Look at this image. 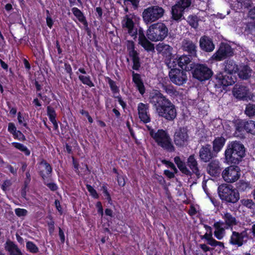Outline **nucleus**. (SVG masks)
Listing matches in <instances>:
<instances>
[{"label":"nucleus","mask_w":255,"mask_h":255,"mask_svg":"<svg viewBox=\"0 0 255 255\" xmlns=\"http://www.w3.org/2000/svg\"><path fill=\"white\" fill-rule=\"evenodd\" d=\"M64 69L66 73L71 78V76L73 75L72 69L71 65L67 61L64 63Z\"/></svg>","instance_id":"6e6d98bb"},{"label":"nucleus","mask_w":255,"mask_h":255,"mask_svg":"<svg viewBox=\"0 0 255 255\" xmlns=\"http://www.w3.org/2000/svg\"><path fill=\"white\" fill-rule=\"evenodd\" d=\"M14 134L15 135H13L14 139H18L21 141H24L26 140L25 135L20 130H18Z\"/></svg>","instance_id":"13d9d810"},{"label":"nucleus","mask_w":255,"mask_h":255,"mask_svg":"<svg viewBox=\"0 0 255 255\" xmlns=\"http://www.w3.org/2000/svg\"><path fill=\"white\" fill-rule=\"evenodd\" d=\"M113 97L115 99H117L119 103V104L122 106V108L125 110L127 107V104L126 102L124 101V100L122 99V96L119 94L116 96H113Z\"/></svg>","instance_id":"680f3d73"},{"label":"nucleus","mask_w":255,"mask_h":255,"mask_svg":"<svg viewBox=\"0 0 255 255\" xmlns=\"http://www.w3.org/2000/svg\"><path fill=\"white\" fill-rule=\"evenodd\" d=\"M40 164L41 166L39 167L38 172L42 180H45L51 177L52 168L50 164L45 160L41 161Z\"/></svg>","instance_id":"b1692460"},{"label":"nucleus","mask_w":255,"mask_h":255,"mask_svg":"<svg viewBox=\"0 0 255 255\" xmlns=\"http://www.w3.org/2000/svg\"><path fill=\"white\" fill-rule=\"evenodd\" d=\"M199 18L196 15H190L188 16L187 22L193 28H196L198 26Z\"/></svg>","instance_id":"c03bdc74"},{"label":"nucleus","mask_w":255,"mask_h":255,"mask_svg":"<svg viewBox=\"0 0 255 255\" xmlns=\"http://www.w3.org/2000/svg\"><path fill=\"white\" fill-rule=\"evenodd\" d=\"M222 218L224 220V224L226 225V229H232L234 226H237L238 224V221L235 217H234L231 213L226 212L222 215Z\"/></svg>","instance_id":"bb28decb"},{"label":"nucleus","mask_w":255,"mask_h":255,"mask_svg":"<svg viewBox=\"0 0 255 255\" xmlns=\"http://www.w3.org/2000/svg\"><path fill=\"white\" fill-rule=\"evenodd\" d=\"M200 46L202 50L206 52H211L215 48L212 40L206 36L202 37L200 40Z\"/></svg>","instance_id":"c756f323"},{"label":"nucleus","mask_w":255,"mask_h":255,"mask_svg":"<svg viewBox=\"0 0 255 255\" xmlns=\"http://www.w3.org/2000/svg\"><path fill=\"white\" fill-rule=\"evenodd\" d=\"M49 179H45V180H43V183L51 191L55 192L57 191L58 189V185L53 182H48L49 181H51L52 179L49 178Z\"/></svg>","instance_id":"49530a36"},{"label":"nucleus","mask_w":255,"mask_h":255,"mask_svg":"<svg viewBox=\"0 0 255 255\" xmlns=\"http://www.w3.org/2000/svg\"><path fill=\"white\" fill-rule=\"evenodd\" d=\"M192 0H178L172 6L171 14L173 20L178 21L183 17L184 13L191 6Z\"/></svg>","instance_id":"9b49d317"},{"label":"nucleus","mask_w":255,"mask_h":255,"mask_svg":"<svg viewBox=\"0 0 255 255\" xmlns=\"http://www.w3.org/2000/svg\"><path fill=\"white\" fill-rule=\"evenodd\" d=\"M132 81L135 85L137 90L141 95H143L145 92V88L141 78L140 75L134 73V71H132Z\"/></svg>","instance_id":"cd10ccee"},{"label":"nucleus","mask_w":255,"mask_h":255,"mask_svg":"<svg viewBox=\"0 0 255 255\" xmlns=\"http://www.w3.org/2000/svg\"><path fill=\"white\" fill-rule=\"evenodd\" d=\"M165 12L164 9L158 5H152L144 9L142 16L144 22L150 24L161 18Z\"/></svg>","instance_id":"1a4fd4ad"},{"label":"nucleus","mask_w":255,"mask_h":255,"mask_svg":"<svg viewBox=\"0 0 255 255\" xmlns=\"http://www.w3.org/2000/svg\"><path fill=\"white\" fill-rule=\"evenodd\" d=\"M149 108V106L147 104L139 103L137 105V112L139 119L141 122L145 124L151 121Z\"/></svg>","instance_id":"6ab92c4d"},{"label":"nucleus","mask_w":255,"mask_h":255,"mask_svg":"<svg viewBox=\"0 0 255 255\" xmlns=\"http://www.w3.org/2000/svg\"><path fill=\"white\" fill-rule=\"evenodd\" d=\"M121 174L116 176V177H117L116 178H117V180L118 185L120 186L124 187L126 185L125 178L126 177V176H125L123 174V171L122 170H121Z\"/></svg>","instance_id":"864d4df0"},{"label":"nucleus","mask_w":255,"mask_h":255,"mask_svg":"<svg viewBox=\"0 0 255 255\" xmlns=\"http://www.w3.org/2000/svg\"><path fill=\"white\" fill-rule=\"evenodd\" d=\"M11 145L16 149L22 152L25 156H29L30 154V150L22 143L13 142L11 143Z\"/></svg>","instance_id":"a19ab883"},{"label":"nucleus","mask_w":255,"mask_h":255,"mask_svg":"<svg viewBox=\"0 0 255 255\" xmlns=\"http://www.w3.org/2000/svg\"><path fill=\"white\" fill-rule=\"evenodd\" d=\"M182 48L183 51L188 53L191 58L197 57V46L196 43L190 39H185L182 43Z\"/></svg>","instance_id":"aec40b11"},{"label":"nucleus","mask_w":255,"mask_h":255,"mask_svg":"<svg viewBox=\"0 0 255 255\" xmlns=\"http://www.w3.org/2000/svg\"><path fill=\"white\" fill-rule=\"evenodd\" d=\"M7 130L9 132L12 134V135H15V133L18 130L16 129V128L13 123H9L8 124V128Z\"/></svg>","instance_id":"0e129e2a"},{"label":"nucleus","mask_w":255,"mask_h":255,"mask_svg":"<svg viewBox=\"0 0 255 255\" xmlns=\"http://www.w3.org/2000/svg\"><path fill=\"white\" fill-rule=\"evenodd\" d=\"M218 193L223 202L235 204L240 199V194L231 184H222L218 188Z\"/></svg>","instance_id":"20e7f679"},{"label":"nucleus","mask_w":255,"mask_h":255,"mask_svg":"<svg viewBox=\"0 0 255 255\" xmlns=\"http://www.w3.org/2000/svg\"><path fill=\"white\" fill-rule=\"evenodd\" d=\"M157 145L168 152H174L175 147L168 131L163 129H158L152 137Z\"/></svg>","instance_id":"39448f33"},{"label":"nucleus","mask_w":255,"mask_h":255,"mask_svg":"<svg viewBox=\"0 0 255 255\" xmlns=\"http://www.w3.org/2000/svg\"><path fill=\"white\" fill-rule=\"evenodd\" d=\"M233 93L237 99L243 100L250 99L249 89L246 86L236 84L233 88Z\"/></svg>","instance_id":"412c9836"},{"label":"nucleus","mask_w":255,"mask_h":255,"mask_svg":"<svg viewBox=\"0 0 255 255\" xmlns=\"http://www.w3.org/2000/svg\"><path fill=\"white\" fill-rule=\"evenodd\" d=\"M79 80L84 85H87L88 87L91 88L95 86L94 83L92 82L91 78L90 76H84L83 75H80L78 76Z\"/></svg>","instance_id":"37998d69"},{"label":"nucleus","mask_w":255,"mask_h":255,"mask_svg":"<svg viewBox=\"0 0 255 255\" xmlns=\"http://www.w3.org/2000/svg\"><path fill=\"white\" fill-rule=\"evenodd\" d=\"M4 248L5 250L9 253V255H23L18 246L10 240H7L6 241Z\"/></svg>","instance_id":"c85d7f7f"},{"label":"nucleus","mask_w":255,"mask_h":255,"mask_svg":"<svg viewBox=\"0 0 255 255\" xmlns=\"http://www.w3.org/2000/svg\"><path fill=\"white\" fill-rule=\"evenodd\" d=\"M148 38L138 42V44L141 45L145 51L148 52H155V47L154 44L150 42Z\"/></svg>","instance_id":"e433bc0d"},{"label":"nucleus","mask_w":255,"mask_h":255,"mask_svg":"<svg viewBox=\"0 0 255 255\" xmlns=\"http://www.w3.org/2000/svg\"><path fill=\"white\" fill-rule=\"evenodd\" d=\"M133 15L130 17L128 15H126L122 21V27L126 28L128 30V34L132 37L134 39L137 37L138 34V42L147 39L145 36L144 31L141 27H139L138 29L135 27V23L133 20Z\"/></svg>","instance_id":"6e6552de"},{"label":"nucleus","mask_w":255,"mask_h":255,"mask_svg":"<svg viewBox=\"0 0 255 255\" xmlns=\"http://www.w3.org/2000/svg\"><path fill=\"white\" fill-rule=\"evenodd\" d=\"M71 10L74 15L78 19L79 22L86 18L83 12L78 8L74 7L72 8Z\"/></svg>","instance_id":"a18cd8bd"},{"label":"nucleus","mask_w":255,"mask_h":255,"mask_svg":"<svg viewBox=\"0 0 255 255\" xmlns=\"http://www.w3.org/2000/svg\"><path fill=\"white\" fill-rule=\"evenodd\" d=\"M200 237L202 240H206L207 244L210 246L214 240L213 238V232H206L204 235L200 236Z\"/></svg>","instance_id":"3c124183"},{"label":"nucleus","mask_w":255,"mask_h":255,"mask_svg":"<svg viewBox=\"0 0 255 255\" xmlns=\"http://www.w3.org/2000/svg\"><path fill=\"white\" fill-rule=\"evenodd\" d=\"M174 161L179 170L183 174L187 176H191L193 173L197 176L200 175L198 163L194 154H191L187 158V165L185 162L178 156L174 158Z\"/></svg>","instance_id":"7ed1b4c3"},{"label":"nucleus","mask_w":255,"mask_h":255,"mask_svg":"<svg viewBox=\"0 0 255 255\" xmlns=\"http://www.w3.org/2000/svg\"><path fill=\"white\" fill-rule=\"evenodd\" d=\"M208 173L212 176H216L220 173V167L218 164L211 162L207 167Z\"/></svg>","instance_id":"c9c22d12"},{"label":"nucleus","mask_w":255,"mask_h":255,"mask_svg":"<svg viewBox=\"0 0 255 255\" xmlns=\"http://www.w3.org/2000/svg\"><path fill=\"white\" fill-rule=\"evenodd\" d=\"M217 156L209 143L202 145L199 151V157L201 162L207 163Z\"/></svg>","instance_id":"dca6fc26"},{"label":"nucleus","mask_w":255,"mask_h":255,"mask_svg":"<svg viewBox=\"0 0 255 255\" xmlns=\"http://www.w3.org/2000/svg\"><path fill=\"white\" fill-rule=\"evenodd\" d=\"M50 220V222H47V225L48 227V231L50 235L53 234L55 230V222L53 220V218L50 216L49 217Z\"/></svg>","instance_id":"5fc2aeb1"},{"label":"nucleus","mask_w":255,"mask_h":255,"mask_svg":"<svg viewBox=\"0 0 255 255\" xmlns=\"http://www.w3.org/2000/svg\"><path fill=\"white\" fill-rule=\"evenodd\" d=\"M178 55L176 56L172 54V56L166 58L165 62L168 68L172 69L178 65Z\"/></svg>","instance_id":"4c0bfd02"},{"label":"nucleus","mask_w":255,"mask_h":255,"mask_svg":"<svg viewBox=\"0 0 255 255\" xmlns=\"http://www.w3.org/2000/svg\"><path fill=\"white\" fill-rule=\"evenodd\" d=\"M186 72L178 68L171 69L168 74L170 81L176 85H183L188 79Z\"/></svg>","instance_id":"4468645a"},{"label":"nucleus","mask_w":255,"mask_h":255,"mask_svg":"<svg viewBox=\"0 0 255 255\" xmlns=\"http://www.w3.org/2000/svg\"><path fill=\"white\" fill-rule=\"evenodd\" d=\"M193 58H191L189 55H183L178 57V66L180 67L182 70L185 71H192L194 64L196 63L192 62V60Z\"/></svg>","instance_id":"5701e85b"},{"label":"nucleus","mask_w":255,"mask_h":255,"mask_svg":"<svg viewBox=\"0 0 255 255\" xmlns=\"http://www.w3.org/2000/svg\"><path fill=\"white\" fill-rule=\"evenodd\" d=\"M252 74V69L247 65L241 67V69L238 71L239 78L243 80H247Z\"/></svg>","instance_id":"f704fd0d"},{"label":"nucleus","mask_w":255,"mask_h":255,"mask_svg":"<svg viewBox=\"0 0 255 255\" xmlns=\"http://www.w3.org/2000/svg\"><path fill=\"white\" fill-rule=\"evenodd\" d=\"M245 147L239 141H232L227 145L225 151V159L228 164L237 165L245 156Z\"/></svg>","instance_id":"f03ea898"},{"label":"nucleus","mask_w":255,"mask_h":255,"mask_svg":"<svg viewBox=\"0 0 255 255\" xmlns=\"http://www.w3.org/2000/svg\"><path fill=\"white\" fill-rule=\"evenodd\" d=\"M188 138L189 136L186 128L180 127L174 133L173 141L177 147H183L186 145Z\"/></svg>","instance_id":"f3484780"},{"label":"nucleus","mask_w":255,"mask_h":255,"mask_svg":"<svg viewBox=\"0 0 255 255\" xmlns=\"http://www.w3.org/2000/svg\"><path fill=\"white\" fill-rule=\"evenodd\" d=\"M26 247L27 250L31 253L36 254L39 251L38 248L32 242L28 241L26 244Z\"/></svg>","instance_id":"de8ad7c7"},{"label":"nucleus","mask_w":255,"mask_h":255,"mask_svg":"<svg viewBox=\"0 0 255 255\" xmlns=\"http://www.w3.org/2000/svg\"><path fill=\"white\" fill-rule=\"evenodd\" d=\"M162 90L168 95L169 96H174L176 95L177 93V91L174 88V87L171 84L167 85L162 89Z\"/></svg>","instance_id":"09e8293b"},{"label":"nucleus","mask_w":255,"mask_h":255,"mask_svg":"<svg viewBox=\"0 0 255 255\" xmlns=\"http://www.w3.org/2000/svg\"><path fill=\"white\" fill-rule=\"evenodd\" d=\"M192 77L200 82L210 80L214 74L212 67L206 63H196L191 71Z\"/></svg>","instance_id":"0eeeda50"},{"label":"nucleus","mask_w":255,"mask_h":255,"mask_svg":"<svg viewBox=\"0 0 255 255\" xmlns=\"http://www.w3.org/2000/svg\"><path fill=\"white\" fill-rule=\"evenodd\" d=\"M252 188L253 186L250 182H246L243 180H240L236 183V188L235 189L238 193H247Z\"/></svg>","instance_id":"72a5a7b5"},{"label":"nucleus","mask_w":255,"mask_h":255,"mask_svg":"<svg viewBox=\"0 0 255 255\" xmlns=\"http://www.w3.org/2000/svg\"><path fill=\"white\" fill-rule=\"evenodd\" d=\"M171 81L168 77H164L160 81L159 84L161 86V88L163 89L165 87L171 84Z\"/></svg>","instance_id":"69168bd1"},{"label":"nucleus","mask_w":255,"mask_h":255,"mask_svg":"<svg viewBox=\"0 0 255 255\" xmlns=\"http://www.w3.org/2000/svg\"><path fill=\"white\" fill-rule=\"evenodd\" d=\"M224 223L222 221H217L214 223L213 227L215 228L214 235L218 240H222L225 235L226 231L223 226Z\"/></svg>","instance_id":"7c9ffc66"},{"label":"nucleus","mask_w":255,"mask_h":255,"mask_svg":"<svg viewBox=\"0 0 255 255\" xmlns=\"http://www.w3.org/2000/svg\"><path fill=\"white\" fill-rule=\"evenodd\" d=\"M113 97L115 99H117L119 103V104L122 106V108L125 110L127 107V104L126 102L124 101V100L122 99V96L119 94L116 96H113Z\"/></svg>","instance_id":"052dcab7"},{"label":"nucleus","mask_w":255,"mask_h":255,"mask_svg":"<svg viewBox=\"0 0 255 255\" xmlns=\"http://www.w3.org/2000/svg\"><path fill=\"white\" fill-rule=\"evenodd\" d=\"M149 101L155 108L159 117L168 122L176 118L177 112L175 105L160 91L156 90L149 95Z\"/></svg>","instance_id":"f257e3e1"},{"label":"nucleus","mask_w":255,"mask_h":255,"mask_svg":"<svg viewBox=\"0 0 255 255\" xmlns=\"http://www.w3.org/2000/svg\"><path fill=\"white\" fill-rule=\"evenodd\" d=\"M106 80L107 81L112 93L113 94V96L119 94L120 90L119 87L117 86L116 82L109 77H106Z\"/></svg>","instance_id":"58836bf2"},{"label":"nucleus","mask_w":255,"mask_h":255,"mask_svg":"<svg viewBox=\"0 0 255 255\" xmlns=\"http://www.w3.org/2000/svg\"><path fill=\"white\" fill-rule=\"evenodd\" d=\"M168 33V29L166 25L163 22H157L149 27L146 36L151 41H161L167 36Z\"/></svg>","instance_id":"423d86ee"},{"label":"nucleus","mask_w":255,"mask_h":255,"mask_svg":"<svg viewBox=\"0 0 255 255\" xmlns=\"http://www.w3.org/2000/svg\"><path fill=\"white\" fill-rule=\"evenodd\" d=\"M241 202L243 206L249 209H253L255 207V203L252 199H242Z\"/></svg>","instance_id":"8fccbe9b"},{"label":"nucleus","mask_w":255,"mask_h":255,"mask_svg":"<svg viewBox=\"0 0 255 255\" xmlns=\"http://www.w3.org/2000/svg\"><path fill=\"white\" fill-rule=\"evenodd\" d=\"M247 237V233L246 231L242 232L233 231L229 240V244L233 246H237L240 247L244 244V239Z\"/></svg>","instance_id":"4be33fe9"},{"label":"nucleus","mask_w":255,"mask_h":255,"mask_svg":"<svg viewBox=\"0 0 255 255\" xmlns=\"http://www.w3.org/2000/svg\"><path fill=\"white\" fill-rule=\"evenodd\" d=\"M127 48L128 54L133 63L132 68L136 71L139 70L141 66L139 53L135 50L134 42L132 40H128Z\"/></svg>","instance_id":"2eb2a0df"},{"label":"nucleus","mask_w":255,"mask_h":255,"mask_svg":"<svg viewBox=\"0 0 255 255\" xmlns=\"http://www.w3.org/2000/svg\"><path fill=\"white\" fill-rule=\"evenodd\" d=\"M125 5H126L128 2H130L134 9H137L139 6L140 0H123Z\"/></svg>","instance_id":"bf43d9fd"},{"label":"nucleus","mask_w":255,"mask_h":255,"mask_svg":"<svg viewBox=\"0 0 255 255\" xmlns=\"http://www.w3.org/2000/svg\"><path fill=\"white\" fill-rule=\"evenodd\" d=\"M238 169L239 167L237 166H231L226 168L222 173L224 180L228 183H233L237 181L240 177Z\"/></svg>","instance_id":"a211bd4d"},{"label":"nucleus","mask_w":255,"mask_h":255,"mask_svg":"<svg viewBox=\"0 0 255 255\" xmlns=\"http://www.w3.org/2000/svg\"><path fill=\"white\" fill-rule=\"evenodd\" d=\"M236 81V77H232L229 76L228 74L220 71L217 73L215 76L213 83L216 91H222V89H225L228 86L235 84Z\"/></svg>","instance_id":"9d476101"},{"label":"nucleus","mask_w":255,"mask_h":255,"mask_svg":"<svg viewBox=\"0 0 255 255\" xmlns=\"http://www.w3.org/2000/svg\"><path fill=\"white\" fill-rule=\"evenodd\" d=\"M226 138L222 136L215 137L212 143V149L217 155L220 152L224 146L226 142Z\"/></svg>","instance_id":"a878e982"},{"label":"nucleus","mask_w":255,"mask_h":255,"mask_svg":"<svg viewBox=\"0 0 255 255\" xmlns=\"http://www.w3.org/2000/svg\"><path fill=\"white\" fill-rule=\"evenodd\" d=\"M236 132L240 133L245 132L255 135V121L252 120H239L235 124Z\"/></svg>","instance_id":"ddd939ff"},{"label":"nucleus","mask_w":255,"mask_h":255,"mask_svg":"<svg viewBox=\"0 0 255 255\" xmlns=\"http://www.w3.org/2000/svg\"><path fill=\"white\" fill-rule=\"evenodd\" d=\"M245 33L248 35H251V38H255V21L248 22L245 29Z\"/></svg>","instance_id":"ea45409f"},{"label":"nucleus","mask_w":255,"mask_h":255,"mask_svg":"<svg viewBox=\"0 0 255 255\" xmlns=\"http://www.w3.org/2000/svg\"><path fill=\"white\" fill-rule=\"evenodd\" d=\"M15 213L18 217L25 216L27 213V211L25 209L16 208L15 209Z\"/></svg>","instance_id":"338daca9"},{"label":"nucleus","mask_w":255,"mask_h":255,"mask_svg":"<svg viewBox=\"0 0 255 255\" xmlns=\"http://www.w3.org/2000/svg\"><path fill=\"white\" fill-rule=\"evenodd\" d=\"M245 114L250 118L255 116V104L249 103L247 104L245 110Z\"/></svg>","instance_id":"79ce46f5"},{"label":"nucleus","mask_w":255,"mask_h":255,"mask_svg":"<svg viewBox=\"0 0 255 255\" xmlns=\"http://www.w3.org/2000/svg\"><path fill=\"white\" fill-rule=\"evenodd\" d=\"M47 115L50 121L53 125L54 130L58 131V125L56 121L57 114L54 109L50 106H48L46 108Z\"/></svg>","instance_id":"473e14b6"},{"label":"nucleus","mask_w":255,"mask_h":255,"mask_svg":"<svg viewBox=\"0 0 255 255\" xmlns=\"http://www.w3.org/2000/svg\"><path fill=\"white\" fill-rule=\"evenodd\" d=\"M156 50L167 58L172 56L173 48L168 44L164 43H159L156 46Z\"/></svg>","instance_id":"2f4dec72"},{"label":"nucleus","mask_w":255,"mask_h":255,"mask_svg":"<svg viewBox=\"0 0 255 255\" xmlns=\"http://www.w3.org/2000/svg\"><path fill=\"white\" fill-rule=\"evenodd\" d=\"M162 162L165 164L169 168L172 169L174 173H177L178 172V170L176 168V166L173 163L169 160H164L162 161Z\"/></svg>","instance_id":"e2e57ef3"},{"label":"nucleus","mask_w":255,"mask_h":255,"mask_svg":"<svg viewBox=\"0 0 255 255\" xmlns=\"http://www.w3.org/2000/svg\"><path fill=\"white\" fill-rule=\"evenodd\" d=\"M234 54V50L230 45L227 43H221L218 49L212 56L213 60L221 61L232 57Z\"/></svg>","instance_id":"f8f14e48"},{"label":"nucleus","mask_w":255,"mask_h":255,"mask_svg":"<svg viewBox=\"0 0 255 255\" xmlns=\"http://www.w3.org/2000/svg\"><path fill=\"white\" fill-rule=\"evenodd\" d=\"M86 188L88 192L90 193V195L94 199H98L99 195L98 194L97 191L89 184H86Z\"/></svg>","instance_id":"603ef678"},{"label":"nucleus","mask_w":255,"mask_h":255,"mask_svg":"<svg viewBox=\"0 0 255 255\" xmlns=\"http://www.w3.org/2000/svg\"><path fill=\"white\" fill-rule=\"evenodd\" d=\"M17 120L20 125H22L26 128L29 129L27 123L25 122L24 117L22 116L20 112H18L17 114Z\"/></svg>","instance_id":"4d7b16f0"},{"label":"nucleus","mask_w":255,"mask_h":255,"mask_svg":"<svg viewBox=\"0 0 255 255\" xmlns=\"http://www.w3.org/2000/svg\"><path fill=\"white\" fill-rule=\"evenodd\" d=\"M223 65L224 67L222 71L232 77H236L234 74L239 71L238 65L233 60L228 59L224 61Z\"/></svg>","instance_id":"393cba45"},{"label":"nucleus","mask_w":255,"mask_h":255,"mask_svg":"<svg viewBox=\"0 0 255 255\" xmlns=\"http://www.w3.org/2000/svg\"><path fill=\"white\" fill-rule=\"evenodd\" d=\"M102 190L104 196L108 201L111 200V197L110 193L108 192V188L106 185H103L102 187Z\"/></svg>","instance_id":"774afa93"}]
</instances>
